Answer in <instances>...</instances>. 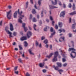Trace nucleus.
I'll return each instance as SVG.
<instances>
[{
    "label": "nucleus",
    "instance_id": "obj_10",
    "mask_svg": "<svg viewBox=\"0 0 76 76\" xmlns=\"http://www.w3.org/2000/svg\"><path fill=\"white\" fill-rule=\"evenodd\" d=\"M64 15H65V12H64V11L61 12L60 14V16L64 17Z\"/></svg>",
    "mask_w": 76,
    "mask_h": 76
},
{
    "label": "nucleus",
    "instance_id": "obj_9",
    "mask_svg": "<svg viewBox=\"0 0 76 76\" xmlns=\"http://www.w3.org/2000/svg\"><path fill=\"white\" fill-rule=\"evenodd\" d=\"M49 7L50 9H54L55 8H58V7H55L53 5H51L49 6Z\"/></svg>",
    "mask_w": 76,
    "mask_h": 76
},
{
    "label": "nucleus",
    "instance_id": "obj_34",
    "mask_svg": "<svg viewBox=\"0 0 76 76\" xmlns=\"http://www.w3.org/2000/svg\"><path fill=\"white\" fill-rule=\"evenodd\" d=\"M26 8H27L28 7V2H27L26 3Z\"/></svg>",
    "mask_w": 76,
    "mask_h": 76
},
{
    "label": "nucleus",
    "instance_id": "obj_31",
    "mask_svg": "<svg viewBox=\"0 0 76 76\" xmlns=\"http://www.w3.org/2000/svg\"><path fill=\"white\" fill-rule=\"evenodd\" d=\"M13 35L14 36H16V35H17V33L15 32H14L13 33Z\"/></svg>",
    "mask_w": 76,
    "mask_h": 76
},
{
    "label": "nucleus",
    "instance_id": "obj_33",
    "mask_svg": "<svg viewBox=\"0 0 76 76\" xmlns=\"http://www.w3.org/2000/svg\"><path fill=\"white\" fill-rule=\"evenodd\" d=\"M33 20L34 22H35L37 21V20L35 18H33Z\"/></svg>",
    "mask_w": 76,
    "mask_h": 76
},
{
    "label": "nucleus",
    "instance_id": "obj_50",
    "mask_svg": "<svg viewBox=\"0 0 76 76\" xmlns=\"http://www.w3.org/2000/svg\"><path fill=\"white\" fill-rule=\"evenodd\" d=\"M42 72H43V73H45L46 72V71L45 69H43L42 70Z\"/></svg>",
    "mask_w": 76,
    "mask_h": 76
},
{
    "label": "nucleus",
    "instance_id": "obj_23",
    "mask_svg": "<svg viewBox=\"0 0 76 76\" xmlns=\"http://www.w3.org/2000/svg\"><path fill=\"white\" fill-rule=\"evenodd\" d=\"M75 25H76V23H74V24H72V29H75Z\"/></svg>",
    "mask_w": 76,
    "mask_h": 76
},
{
    "label": "nucleus",
    "instance_id": "obj_46",
    "mask_svg": "<svg viewBox=\"0 0 76 76\" xmlns=\"http://www.w3.org/2000/svg\"><path fill=\"white\" fill-rule=\"evenodd\" d=\"M55 28L56 29H58V26H57V25H56L55 26Z\"/></svg>",
    "mask_w": 76,
    "mask_h": 76
},
{
    "label": "nucleus",
    "instance_id": "obj_41",
    "mask_svg": "<svg viewBox=\"0 0 76 76\" xmlns=\"http://www.w3.org/2000/svg\"><path fill=\"white\" fill-rule=\"evenodd\" d=\"M68 6L69 8H70L71 7H72V4H71L69 3V5H68Z\"/></svg>",
    "mask_w": 76,
    "mask_h": 76
},
{
    "label": "nucleus",
    "instance_id": "obj_13",
    "mask_svg": "<svg viewBox=\"0 0 76 76\" xmlns=\"http://www.w3.org/2000/svg\"><path fill=\"white\" fill-rule=\"evenodd\" d=\"M64 37H61L59 39V41L60 42H61V41H64Z\"/></svg>",
    "mask_w": 76,
    "mask_h": 76
},
{
    "label": "nucleus",
    "instance_id": "obj_53",
    "mask_svg": "<svg viewBox=\"0 0 76 76\" xmlns=\"http://www.w3.org/2000/svg\"><path fill=\"white\" fill-rule=\"evenodd\" d=\"M18 71H15V73L16 74H17V75H18Z\"/></svg>",
    "mask_w": 76,
    "mask_h": 76
},
{
    "label": "nucleus",
    "instance_id": "obj_28",
    "mask_svg": "<svg viewBox=\"0 0 76 76\" xmlns=\"http://www.w3.org/2000/svg\"><path fill=\"white\" fill-rule=\"evenodd\" d=\"M44 42L45 44H47V43H48V40L47 39L45 40Z\"/></svg>",
    "mask_w": 76,
    "mask_h": 76
},
{
    "label": "nucleus",
    "instance_id": "obj_47",
    "mask_svg": "<svg viewBox=\"0 0 76 76\" xmlns=\"http://www.w3.org/2000/svg\"><path fill=\"white\" fill-rule=\"evenodd\" d=\"M30 75L27 72L26 74V76H30Z\"/></svg>",
    "mask_w": 76,
    "mask_h": 76
},
{
    "label": "nucleus",
    "instance_id": "obj_40",
    "mask_svg": "<svg viewBox=\"0 0 76 76\" xmlns=\"http://www.w3.org/2000/svg\"><path fill=\"white\" fill-rule=\"evenodd\" d=\"M36 45L37 47V46L38 45V42L37 41L36 42Z\"/></svg>",
    "mask_w": 76,
    "mask_h": 76
},
{
    "label": "nucleus",
    "instance_id": "obj_20",
    "mask_svg": "<svg viewBox=\"0 0 76 76\" xmlns=\"http://www.w3.org/2000/svg\"><path fill=\"white\" fill-rule=\"evenodd\" d=\"M76 51V50L74 49L73 48H69V50H68V51Z\"/></svg>",
    "mask_w": 76,
    "mask_h": 76
},
{
    "label": "nucleus",
    "instance_id": "obj_32",
    "mask_svg": "<svg viewBox=\"0 0 76 76\" xmlns=\"http://www.w3.org/2000/svg\"><path fill=\"white\" fill-rule=\"evenodd\" d=\"M75 5L74 4H73V10H75Z\"/></svg>",
    "mask_w": 76,
    "mask_h": 76
},
{
    "label": "nucleus",
    "instance_id": "obj_45",
    "mask_svg": "<svg viewBox=\"0 0 76 76\" xmlns=\"http://www.w3.org/2000/svg\"><path fill=\"white\" fill-rule=\"evenodd\" d=\"M62 61H63V62H64L66 61V59H65V58H63Z\"/></svg>",
    "mask_w": 76,
    "mask_h": 76
},
{
    "label": "nucleus",
    "instance_id": "obj_59",
    "mask_svg": "<svg viewBox=\"0 0 76 76\" xmlns=\"http://www.w3.org/2000/svg\"><path fill=\"white\" fill-rule=\"evenodd\" d=\"M34 7H35V9H37V6H36V5H34Z\"/></svg>",
    "mask_w": 76,
    "mask_h": 76
},
{
    "label": "nucleus",
    "instance_id": "obj_18",
    "mask_svg": "<svg viewBox=\"0 0 76 76\" xmlns=\"http://www.w3.org/2000/svg\"><path fill=\"white\" fill-rule=\"evenodd\" d=\"M55 2H53V1H52V4H53V5H56V4H57V0H55Z\"/></svg>",
    "mask_w": 76,
    "mask_h": 76
},
{
    "label": "nucleus",
    "instance_id": "obj_48",
    "mask_svg": "<svg viewBox=\"0 0 76 76\" xmlns=\"http://www.w3.org/2000/svg\"><path fill=\"white\" fill-rule=\"evenodd\" d=\"M32 18V15L31 14L30 16V19H31Z\"/></svg>",
    "mask_w": 76,
    "mask_h": 76
},
{
    "label": "nucleus",
    "instance_id": "obj_26",
    "mask_svg": "<svg viewBox=\"0 0 76 76\" xmlns=\"http://www.w3.org/2000/svg\"><path fill=\"white\" fill-rule=\"evenodd\" d=\"M24 46L25 47H27V46H28V43H27V42L26 41L24 42Z\"/></svg>",
    "mask_w": 76,
    "mask_h": 76
},
{
    "label": "nucleus",
    "instance_id": "obj_19",
    "mask_svg": "<svg viewBox=\"0 0 76 76\" xmlns=\"http://www.w3.org/2000/svg\"><path fill=\"white\" fill-rule=\"evenodd\" d=\"M75 14H76V11H74L69 13L70 15H75Z\"/></svg>",
    "mask_w": 76,
    "mask_h": 76
},
{
    "label": "nucleus",
    "instance_id": "obj_16",
    "mask_svg": "<svg viewBox=\"0 0 76 76\" xmlns=\"http://www.w3.org/2000/svg\"><path fill=\"white\" fill-rule=\"evenodd\" d=\"M58 25L59 27H60V28H61V26H63V23H61V22H58Z\"/></svg>",
    "mask_w": 76,
    "mask_h": 76
},
{
    "label": "nucleus",
    "instance_id": "obj_25",
    "mask_svg": "<svg viewBox=\"0 0 76 76\" xmlns=\"http://www.w3.org/2000/svg\"><path fill=\"white\" fill-rule=\"evenodd\" d=\"M36 27H37V25H36L35 24H34L33 25V28L35 31H37V29H36Z\"/></svg>",
    "mask_w": 76,
    "mask_h": 76
},
{
    "label": "nucleus",
    "instance_id": "obj_24",
    "mask_svg": "<svg viewBox=\"0 0 76 76\" xmlns=\"http://www.w3.org/2000/svg\"><path fill=\"white\" fill-rule=\"evenodd\" d=\"M58 31H59L60 32V33H61V32H65V30L64 29H62V30H61V29H60L58 30Z\"/></svg>",
    "mask_w": 76,
    "mask_h": 76
},
{
    "label": "nucleus",
    "instance_id": "obj_21",
    "mask_svg": "<svg viewBox=\"0 0 76 76\" xmlns=\"http://www.w3.org/2000/svg\"><path fill=\"white\" fill-rule=\"evenodd\" d=\"M53 67L54 68L55 70H58V66H56L55 67V66H53Z\"/></svg>",
    "mask_w": 76,
    "mask_h": 76
},
{
    "label": "nucleus",
    "instance_id": "obj_55",
    "mask_svg": "<svg viewBox=\"0 0 76 76\" xmlns=\"http://www.w3.org/2000/svg\"><path fill=\"white\" fill-rule=\"evenodd\" d=\"M59 4L60 5V6L61 5V2H59Z\"/></svg>",
    "mask_w": 76,
    "mask_h": 76
},
{
    "label": "nucleus",
    "instance_id": "obj_8",
    "mask_svg": "<svg viewBox=\"0 0 76 76\" xmlns=\"http://www.w3.org/2000/svg\"><path fill=\"white\" fill-rule=\"evenodd\" d=\"M32 35V33L31 31H28V32H27V36L28 38H30L31 37Z\"/></svg>",
    "mask_w": 76,
    "mask_h": 76
},
{
    "label": "nucleus",
    "instance_id": "obj_30",
    "mask_svg": "<svg viewBox=\"0 0 76 76\" xmlns=\"http://www.w3.org/2000/svg\"><path fill=\"white\" fill-rule=\"evenodd\" d=\"M41 0H39L38 1V4L39 6H41Z\"/></svg>",
    "mask_w": 76,
    "mask_h": 76
},
{
    "label": "nucleus",
    "instance_id": "obj_42",
    "mask_svg": "<svg viewBox=\"0 0 76 76\" xmlns=\"http://www.w3.org/2000/svg\"><path fill=\"white\" fill-rule=\"evenodd\" d=\"M47 28H49L48 27H47L46 28H44V31H47Z\"/></svg>",
    "mask_w": 76,
    "mask_h": 76
},
{
    "label": "nucleus",
    "instance_id": "obj_17",
    "mask_svg": "<svg viewBox=\"0 0 76 76\" xmlns=\"http://www.w3.org/2000/svg\"><path fill=\"white\" fill-rule=\"evenodd\" d=\"M39 66L40 67H42L44 66V63H40L39 64Z\"/></svg>",
    "mask_w": 76,
    "mask_h": 76
},
{
    "label": "nucleus",
    "instance_id": "obj_64",
    "mask_svg": "<svg viewBox=\"0 0 76 76\" xmlns=\"http://www.w3.org/2000/svg\"><path fill=\"white\" fill-rule=\"evenodd\" d=\"M39 47H40V48H41V44H40L39 45Z\"/></svg>",
    "mask_w": 76,
    "mask_h": 76
},
{
    "label": "nucleus",
    "instance_id": "obj_11",
    "mask_svg": "<svg viewBox=\"0 0 76 76\" xmlns=\"http://www.w3.org/2000/svg\"><path fill=\"white\" fill-rule=\"evenodd\" d=\"M10 30L12 31H13V25L12 23H10Z\"/></svg>",
    "mask_w": 76,
    "mask_h": 76
},
{
    "label": "nucleus",
    "instance_id": "obj_44",
    "mask_svg": "<svg viewBox=\"0 0 76 76\" xmlns=\"http://www.w3.org/2000/svg\"><path fill=\"white\" fill-rule=\"evenodd\" d=\"M41 16L42 18V17H43V12L42 11L41 12Z\"/></svg>",
    "mask_w": 76,
    "mask_h": 76
},
{
    "label": "nucleus",
    "instance_id": "obj_14",
    "mask_svg": "<svg viewBox=\"0 0 76 76\" xmlns=\"http://www.w3.org/2000/svg\"><path fill=\"white\" fill-rule=\"evenodd\" d=\"M32 50L31 49H30L28 50V51L30 54H31V55H34V53L32 52Z\"/></svg>",
    "mask_w": 76,
    "mask_h": 76
},
{
    "label": "nucleus",
    "instance_id": "obj_36",
    "mask_svg": "<svg viewBox=\"0 0 76 76\" xmlns=\"http://www.w3.org/2000/svg\"><path fill=\"white\" fill-rule=\"evenodd\" d=\"M18 61L20 62V63H22V60H21V59L19 58L18 59Z\"/></svg>",
    "mask_w": 76,
    "mask_h": 76
},
{
    "label": "nucleus",
    "instance_id": "obj_29",
    "mask_svg": "<svg viewBox=\"0 0 76 76\" xmlns=\"http://www.w3.org/2000/svg\"><path fill=\"white\" fill-rule=\"evenodd\" d=\"M32 13H33V14H35V13H36V11H35V9H33L32 11Z\"/></svg>",
    "mask_w": 76,
    "mask_h": 76
},
{
    "label": "nucleus",
    "instance_id": "obj_39",
    "mask_svg": "<svg viewBox=\"0 0 76 76\" xmlns=\"http://www.w3.org/2000/svg\"><path fill=\"white\" fill-rule=\"evenodd\" d=\"M71 22H72V19L71 18H69V23H71Z\"/></svg>",
    "mask_w": 76,
    "mask_h": 76
},
{
    "label": "nucleus",
    "instance_id": "obj_38",
    "mask_svg": "<svg viewBox=\"0 0 76 76\" xmlns=\"http://www.w3.org/2000/svg\"><path fill=\"white\" fill-rule=\"evenodd\" d=\"M45 37L44 36H42V37L41 38V39L42 40H43V39H45Z\"/></svg>",
    "mask_w": 76,
    "mask_h": 76
},
{
    "label": "nucleus",
    "instance_id": "obj_15",
    "mask_svg": "<svg viewBox=\"0 0 76 76\" xmlns=\"http://www.w3.org/2000/svg\"><path fill=\"white\" fill-rule=\"evenodd\" d=\"M53 53H51L50 54L49 56H47V57H48V58H50L52 56H53Z\"/></svg>",
    "mask_w": 76,
    "mask_h": 76
},
{
    "label": "nucleus",
    "instance_id": "obj_51",
    "mask_svg": "<svg viewBox=\"0 0 76 76\" xmlns=\"http://www.w3.org/2000/svg\"><path fill=\"white\" fill-rule=\"evenodd\" d=\"M67 64L66 63H65V64H63V66L64 67H65L66 66H67Z\"/></svg>",
    "mask_w": 76,
    "mask_h": 76
},
{
    "label": "nucleus",
    "instance_id": "obj_63",
    "mask_svg": "<svg viewBox=\"0 0 76 76\" xmlns=\"http://www.w3.org/2000/svg\"><path fill=\"white\" fill-rule=\"evenodd\" d=\"M46 48H48V44H46Z\"/></svg>",
    "mask_w": 76,
    "mask_h": 76
},
{
    "label": "nucleus",
    "instance_id": "obj_3",
    "mask_svg": "<svg viewBox=\"0 0 76 76\" xmlns=\"http://www.w3.org/2000/svg\"><path fill=\"white\" fill-rule=\"evenodd\" d=\"M9 29V27H6L5 28V31L6 32H7V33L8 34H9L10 38L11 37H13L12 36V33L9 31V30H8V29Z\"/></svg>",
    "mask_w": 76,
    "mask_h": 76
},
{
    "label": "nucleus",
    "instance_id": "obj_7",
    "mask_svg": "<svg viewBox=\"0 0 76 76\" xmlns=\"http://www.w3.org/2000/svg\"><path fill=\"white\" fill-rule=\"evenodd\" d=\"M25 25H26V24H25V23H23V28L25 32H26L27 30H28V28H27V27H25Z\"/></svg>",
    "mask_w": 76,
    "mask_h": 76
},
{
    "label": "nucleus",
    "instance_id": "obj_54",
    "mask_svg": "<svg viewBox=\"0 0 76 76\" xmlns=\"http://www.w3.org/2000/svg\"><path fill=\"white\" fill-rule=\"evenodd\" d=\"M8 7L9 9H11L12 8V7L11 6L9 5L8 6Z\"/></svg>",
    "mask_w": 76,
    "mask_h": 76
},
{
    "label": "nucleus",
    "instance_id": "obj_57",
    "mask_svg": "<svg viewBox=\"0 0 76 76\" xmlns=\"http://www.w3.org/2000/svg\"><path fill=\"white\" fill-rule=\"evenodd\" d=\"M2 23V21H1L0 22V26H1Z\"/></svg>",
    "mask_w": 76,
    "mask_h": 76
},
{
    "label": "nucleus",
    "instance_id": "obj_49",
    "mask_svg": "<svg viewBox=\"0 0 76 76\" xmlns=\"http://www.w3.org/2000/svg\"><path fill=\"white\" fill-rule=\"evenodd\" d=\"M50 19L51 20H53V18L51 17V16H50Z\"/></svg>",
    "mask_w": 76,
    "mask_h": 76
},
{
    "label": "nucleus",
    "instance_id": "obj_58",
    "mask_svg": "<svg viewBox=\"0 0 76 76\" xmlns=\"http://www.w3.org/2000/svg\"><path fill=\"white\" fill-rule=\"evenodd\" d=\"M50 48L51 50H52V45H50Z\"/></svg>",
    "mask_w": 76,
    "mask_h": 76
},
{
    "label": "nucleus",
    "instance_id": "obj_61",
    "mask_svg": "<svg viewBox=\"0 0 76 76\" xmlns=\"http://www.w3.org/2000/svg\"><path fill=\"white\" fill-rule=\"evenodd\" d=\"M54 21H52V25H53V26H54Z\"/></svg>",
    "mask_w": 76,
    "mask_h": 76
},
{
    "label": "nucleus",
    "instance_id": "obj_60",
    "mask_svg": "<svg viewBox=\"0 0 76 76\" xmlns=\"http://www.w3.org/2000/svg\"><path fill=\"white\" fill-rule=\"evenodd\" d=\"M12 45H16V42H14L12 44Z\"/></svg>",
    "mask_w": 76,
    "mask_h": 76
},
{
    "label": "nucleus",
    "instance_id": "obj_12",
    "mask_svg": "<svg viewBox=\"0 0 76 76\" xmlns=\"http://www.w3.org/2000/svg\"><path fill=\"white\" fill-rule=\"evenodd\" d=\"M27 39L26 37H23L20 38V40L21 41H23L24 40H26Z\"/></svg>",
    "mask_w": 76,
    "mask_h": 76
},
{
    "label": "nucleus",
    "instance_id": "obj_4",
    "mask_svg": "<svg viewBox=\"0 0 76 76\" xmlns=\"http://www.w3.org/2000/svg\"><path fill=\"white\" fill-rule=\"evenodd\" d=\"M12 12L11 10H10L8 12H7V17L8 19H11V16L12 14H10V13Z\"/></svg>",
    "mask_w": 76,
    "mask_h": 76
},
{
    "label": "nucleus",
    "instance_id": "obj_27",
    "mask_svg": "<svg viewBox=\"0 0 76 76\" xmlns=\"http://www.w3.org/2000/svg\"><path fill=\"white\" fill-rule=\"evenodd\" d=\"M58 71L59 72L60 74L61 75V72H63V70L62 69H59V70H58Z\"/></svg>",
    "mask_w": 76,
    "mask_h": 76
},
{
    "label": "nucleus",
    "instance_id": "obj_2",
    "mask_svg": "<svg viewBox=\"0 0 76 76\" xmlns=\"http://www.w3.org/2000/svg\"><path fill=\"white\" fill-rule=\"evenodd\" d=\"M58 52L57 51L55 52L54 53V57L53 59V62H54V61H56L57 60V57L58 56Z\"/></svg>",
    "mask_w": 76,
    "mask_h": 76
},
{
    "label": "nucleus",
    "instance_id": "obj_5",
    "mask_svg": "<svg viewBox=\"0 0 76 76\" xmlns=\"http://www.w3.org/2000/svg\"><path fill=\"white\" fill-rule=\"evenodd\" d=\"M70 57H72V58H75V57L76 56V52L72 51L71 52V53L70 54Z\"/></svg>",
    "mask_w": 76,
    "mask_h": 76
},
{
    "label": "nucleus",
    "instance_id": "obj_35",
    "mask_svg": "<svg viewBox=\"0 0 76 76\" xmlns=\"http://www.w3.org/2000/svg\"><path fill=\"white\" fill-rule=\"evenodd\" d=\"M19 47L20 48V50H22V46H21V45H19Z\"/></svg>",
    "mask_w": 76,
    "mask_h": 76
},
{
    "label": "nucleus",
    "instance_id": "obj_37",
    "mask_svg": "<svg viewBox=\"0 0 76 76\" xmlns=\"http://www.w3.org/2000/svg\"><path fill=\"white\" fill-rule=\"evenodd\" d=\"M68 35L69 37H72V34L69 33L68 34Z\"/></svg>",
    "mask_w": 76,
    "mask_h": 76
},
{
    "label": "nucleus",
    "instance_id": "obj_62",
    "mask_svg": "<svg viewBox=\"0 0 76 76\" xmlns=\"http://www.w3.org/2000/svg\"><path fill=\"white\" fill-rule=\"evenodd\" d=\"M28 28H29V29H30V30H31V29H32V28H31V27H30V26H29Z\"/></svg>",
    "mask_w": 76,
    "mask_h": 76
},
{
    "label": "nucleus",
    "instance_id": "obj_43",
    "mask_svg": "<svg viewBox=\"0 0 76 76\" xmlns=\"http://www.w3.org/2000/svg\"><path fill=\"white\" fill-rule=\"evenodd\" d=\"M18 67V66L15 67L14 68V70H16Z\"/></svg>",
    "mask_w": 76,
    "mask_h": 76
},
{
    "label": "nucleus",
    "instance_id": "obj_56",
    "mask_svg": "<svg viewBox=\"0 0 76 76\" xmlns=\"http://www.w3.org/2000/svg\"><path fill=\"white\" fill-rule=\"evenodd\" d=\"M30 2L32 4H33V0H30Z\"/></svg>",
    "mask_w": 76,
    "mask_h": 76
},
{
    "label": "nucleus",
    "instance_id": "obj_6",
    "mask_svg": "<svg viewBox=\"0 0 76 76\" xmlns=\"http://www.w3.org/2000/svg\"><path fill=\"white\" fill-rule=\"evenodd\" d=\"M50 30L51 32H53V33L51 34V36H50V38H52L53 37V36L55 34V31L53 30V28L52 27L51 28Z\"/></svg>",
    "mask_w": 76,
    "mask_h": 76
},
{
    "label": "nucleus",
    "instance_id": "obj_52",
    "mask_svg": "<svg viewBox=\"0 0 76 76\" xmlns=\"http://www.w3.org/2000/svg\"><path fill=\"white\" fill-rule=\"evenodd\" d=\"M63 6L64 8H66V5H65V4H63Z\"/></svg>",
    "mask_w": 76,
    "mask_h": 76
},
{
    "label": "nucleus",
    "instance_id": "obj_22",
    "mask_svg": "<svg viewBox=\"0 0 76 76\" xmlns=\"http://www.w3.org/2000/svg\"><path fill=\"white\" fill-rule=\"evenodd\" d=\"M57 64L58 65V67H61V63H57Z\"/></svg>",
    "mask_w": 76,
    "mask_h": 76
},
{
    "label": "nucleus",
    "instance_id": "obj_1",
    "mask_svg": "<svg viewBox=\"0 0 76 76\" xmlns=\"http://www.w3.org/2000/svg\"><path fill=\"white\" fill-rule=\"evenodd\" d=\"M18 13L19 16V18L18 19V22H19V23H22V19L24 17V15H22V11H21L20 12H19V9H18V11H16L14 13V18H16V16H17V13Z\"/></svg>",
    "mask_w": 76,
    "mask_h": 76
}]
</instances>
